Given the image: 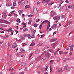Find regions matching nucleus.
<instances>
[{"label":"nucleus","mask_w":74,"mask_h":74,"mask_svg":"<svg viewBox=\"0 0 74 74\" xmlns=\"http://www.w3.org/2000/svg\"><path fill=\"white\" fill-rule=\"evenodd\" d=\"M50 26H51V23H50V22H49V21L48 22V25L47 27V30H48V29H49V28Z\"/></svg>","instance_id":"20e7f679"},{"label":"nucleus","mask_w":74,"mask_h":74,"mask_svg":"<svg viewBox=\"0 0 74 74\" xmlns=\"http://www.w3.org/2000/svg\"><path fill=\"white\" fill-rule=\"evenodd\" d=\"M37 10V8H34V14H36L38 12Z\"/></svg>","instance_id":"0eeeda50"},{"label":"nucleus","mask_w":74,"mask_h":74,"mask_svg":"<svg viewBox=\"0 0 74 74\" xmlns=\"http://www.w3.org/2000/svg\"><path fill=\"white\" fill-rule=\"evenodd\" d=\"M17 55L18 56H19V55H21V53H17Z\"/></svg>","instance_id":"e2e57ef3"},{"label":"nucleus","mask_w":74,"mask_h":74,"mask_svg":"<svg viewBox=\"0 0 74 74\" xmlns=\"http://www.w3.org/2000/svg\"><path fill=\"white\" fill-rule=\"evenodd\" d=\"M11 55L10 54H9L7 56L8 59L9 60H11Z\"/></svg>","instance_id":"f8f14e48"},{"label":"nucleus","mask_w":74,"mask_h":74,"mask_svg":"<svg viewBox=\"0 0 74 74\" xmlns=\"http://www.w3.org/2000/svg\"><path fill=\"white\" fill-rule=\"evenodd\" d=\"M40 2H38L37 3V5H38L39 4H40Z\"/></svg>","instance_id":"0e129e2a"},{"label":"nucleus","mask_w":74,"mask_h":74,"mask_svg":"<svg viewBox=\"0 0 74 74\" xmlns=\"http://www.w3.org/2000/svg\"><path fill=\"white\" fill-rule=\"evenodd\" d=\"M72 23H73L72 21H71L70 22H69L67 23L66 25H71V24H72Z\"/></svg>","instance_id":"4be33fe9"},{"label":"nucleus","mask_w":74,"mask_h":74,"mask_svg":"<svg viewBox=\"0 0 74 74\" xmlns=\"http://www.w3.org/2000/svg\"><path fill=\"white\" fill-rule=\"evenodd\" d=\"M56 20H59V19L60 18V16H56Z\"/></svg>","instance_id":"f3484780"},{"label":"nucleus","mask_w":74,"mask_h":74,"mask_svg":"<svg viewBox=\"0 0 74 74\" xmlns=\"http://www.w3.org/2000/svg\"><path fill=\"white\" fill-rule=\"evenodd\" d=\"M48 22V21L47 20H45V21H43L42 23V25H43V24H44V23H47V22Z\"/></svg>","instance_id":"412c9836"},{"label":"nucleus","mask_w":74,"mask_h":74,"mask_svg":"<svg viewBox=\"0 0 74 74\" xmlns=\"http://www.w3.org/2000/svg\"><path fill=\"white\" fill-rule=\"evenodd\" d=\"M23 4V2L22 1H19L18 2V5H21V4Z\"/></svg>","instance_id":"4468645a"},{"label":"nucleus","mask_w":74,"mask_h":74,"mask_svg":"<svg viewBox=\"0 0 74 74\" xmlns=\"http://www.w3.org/2000/svg\"><path fill=\"white\" fill-rule=\"evenodd\" d=\"M34 45H35V43L34 42H32L31 43L30 46H31V47H32V46H34Z\"/></svg>","instance_id":"aec40b11"},{"label":"nucleus","mask_w":74,"mask_h":74,"mask_svg":"<svg viewBox=\"0 0 74 74\" xmlns=\"http://www.w3.org/2000/svg\"><path fill=\"white\" fill-rule=\"evenodd\" d=\"M69 54L70 56L72 55V52H71V51L70 52Z\"/></svg>","instance_id":"69168bd1"},{"label":"nucleus","mask_w":74,"mask_h":74,"mask_svg":"<svg viewBox=\"0 0 74 74\" xmlns=\"http://www.w3.org/2000/svg\"><path fill=\"white\" fill-rule=\"evenodd\" d=\"M32 16H33V15L30 14L29 15V18H32Z\"/></svg>","instance_id":"13d9d810"},{"label":"nucleus","mask_w":74,"mask_h":74,"mask_svg":"<svg viewBox=\"0 0 74 74\" xmlns=\"http://www.w3.org/2000/svg\"><path fill=\"white\" fill-rule=\"evenodd\" d=\"M21 65L23 66H26V63L24 62H23L21 64Z\"/></svg>","instance_id":"b1692460"},{"label":"nucleus","mask_w":74,"mask_h":74,"mask_svg":"<svg viewBox=\"0 0 74 74\" xmlns=\"http://www.w3.org/2000/svg\"><path fill=\"white\" fill-rule=\"evenodd\" d=\"M58 27V26L56 24H54L53 26H52L51 27L53 28L54 30H56V28Z\"/></svg>","instance_id":"7ed1b4c3"},{"label":"nucleus","mask_w":74,"mask_h":74,"mask_svg":"<svg viewBox=\"0 0 74 74\" xmlns=\"http://www.w3.org/2000/svg\"><path fill=\"white\" fill-rule=\"evenodd\" d=\"M42 24H40V26L39 28L40 29H41V27H42Z\"/></svg>","instance_id":"37998d69"},{"label":"nucleus","mask_w":74,"mask_h":74,"mask_svg":"<svg viewBox=\"0 0 74 74\" xmlns=\"http://www.w3.org/2000/svg\"><path fill=\"white\" fill-rule=\"evenodd\" d=\"M56 16H55V17H54L53 18V19L54 20H56Z\"/></svg>","instance_id":"680f3d73"},{"label":"nucleus","mask_w":74,"mask_h":74,"mask_svg":"<svg viewBox=\"0 0 74 74\" xmlns=\"http://www.w3.org/2000/svg\"><path fill=\"white\" fill-rule=\"evenodd\" d=\"M36 60H39L40 59V58L39 57H38L37 58H36Z\"/></svg>","instance_id":"3c124183"},{"label":"nucleus","mask_w":74,"mask_h":74,"mask_svg":"<svg viewBox=\"0 0 74 74\" xmlns=\"http://www.w3.org/2000/svg\"><path fill=\"white\" fill-rule=\"evenodd\" d=\"M1 23H6V24H10V22L8 21L3 20H2Z\"/></svg>","instance_id":"f03ea898"},{"label":"nucleus","mask_w":74,"mask_h":74,"mask_svg":"<svg viewBox=\"0 0 74 74\" xmlns=\"http://www.w3.org/2000/svg\"><path fill=\"white\" fill-rule=\"evenodd\" d=\"M57 40V38H53L51 40L50 42H53V41H56Z\"/></svg>","instance_id":"9b49d317"},{"label":"nucleus","mask_w":74,"mask_h":74,"mask_svg":"<svg viewBox=\"0 0 74 74\" xmlns=\"http://www.w3.org/2000/svg\"><path fill=\"white\" fill-rule=\"evenodd\" d=\"M49 53L47 52L45 54V57L47 58H49Z\"/></svg>","instance_id":"6e6552de"},{"label":"nucleus","mask_w":74,"mask_h":74,"mask_svg":"<svg viewBox=\"0 0 74 74\" xmlns=\"http://www.w3.org/2000/svg\"><path fill=\"white\" fill-rule=\"evenodd\" d=\"M26 35H25L24 36L22 37L21 38L22 40H25V38H26Z\"/></svg>","instance_id":"2eb2a0df"},{"label":"nucleus","mask_w":74,"mask_h":74,"mask_svg":"<svg viewBox=\"0 0 74 74\" xmlns=\"http://www.w3.org/2000/svg\"><path fill=\"white\" fill-rule=\"evenodd\" d=\"M50 73H51L52 70V67H51V65H50Z\"/></svg>","instance_id":"f704fd0d"},{"label":"nucleus","mask_w":74,"mask_h":74,"mask_svg":"<svg viewBox=\"0 0 74 74\" xmlns=\"http://www.w3.org/2000/svg\"><path fill=\"white\" fill-rule=\"evenodd\" d=\"M51 17H53L54 15H56V13L54 12V11H52L51 12Z\"/></svg>","instance_id":"f257e3e1"},{"label":"nucleus","mask_w":74,"mask_h":74,"mask_svg":"<svg viewBox=\"0 0 74 74\" xmlns=\"http://www.w3.org/2000/svg\"><path fill=\"white\" fill-rule=\"evenodd\" d=\"M40 19H37L36 20V22H39V21H40Z\"/></svg>","instance_id":"864d4df0"},{"label":"nucleus","mask_w":74,"mask_h":74,"mask_svg":"<svg viewBox=\"0 0 74 74\" xmlns=\"http://www.w3.org/2000/svg\"><path fill=\"white\" fill-rule=\"evenodd\" d=\"M68 8H71V7H72V6H70V5H69L68 6Z\"/></svg>","instance_id":"052dcab7"},{"label":"nucleus","mask_w":74,"mask_h":74,"mask_svg":"<svg viewBox=\"0 0 74 74\" xmlns=\"http://www.w3.org/2000/svg\"><path fill=\"white\" fill-rule=\"evenodd\" d=\"M68 68V65H66L64 67V69L65 70H67Z\"/></svg>","instance_id":"a211bd4d"},{"label":"nucleus","mask_w":74,"mask_h":74,"mask_svg":"<svg viewBox=\"0 0 74 74\" xmlns=\"http://www.w3.org/2000/svg\"><path fill=\"white\" fill-rule=\"evenodd\" d=\"M1 26L2 27H7V25H5L3 24H1Z\"/></svg>","instance_id":"5701e85b"},{"label":"nucleus","mask_w":74,"mask_h":74,"mask_svg":"<svg viewBox=\"0 0 74 74\" xmlns=\"http://www.w3.org/2000/svg\"><path fill=\"white\" fill-rule=\"evenodd\" d=\"M48 69V66L47 65L46 67L45 68V71H47Z\"/></svg>","instance_id":"de8ad7c7"},{"label":"nucleus","mask_w":74,"mask_h":74,"mask_svg":"<svg viewBox=\"0 0 74 74\" xmlns=\"http://www.w3.org/2000/svg\"><path fill=\"white\" fill-rule=\"evenodd\" d=\"M62 68H60L58 70V72H60V71H62Z\"/></svg>","instance_id":"72a5a7b5"},{"label":"nucleus","mask_w":74,"mask_h":74,"mask_svg":"<svg viewBox=\"0 0 74 74\" xmlns=\"http://www.w3.org/2000/svg\"><path fill=\"white\" fill-rule=\"evenodd\" d=\"M50 1H49V0L46 1H45V3H49V2Z\"/></svg>","instance_id":"ea45409f"},{"label":"nucleus","mask_w":74,"mask_h":74,"mask_svg":"<svg viewBox=\"0 0 74 74\" xmlns=\"http://www.w3.org/2000/svg\"><path fill=\"white\" fill-rule=\"evenodd\" d=\"M11 30H12V28H10L8 30L7 32H14V31Z\"/></svg>","instance_id":"1a4fd4ad"},{"label":"nucleus","mask_w":74,"mask_h":74,"mask_svg":"<svg viewBox=\"0 0 74 74\" xmlns=\"http://www.w3.org/2000/svg\"><path fill=\"white\" fill-rule=\"evenodd\" d=\"M3 15L4 18V19H6V17H7V16H6V14L5 13H3Z\"/></svg>","instance_id":"ddd939ff"},{"label":"nucleus","mask_w":74,"mask_h":74,"mask_svg":"<svg viewBox=\"0 0 74 74\" xmlns=\"http://www.w3.org/2000/svg\"><path fill=\"white\" fill-rule=\"evenodd\" d=\"M29 6L28 5H27L25 6V9H27V8H29Z\"/></svg>","instance_id":"58836bf2"},{"label":"nucleus","mask_w":74,"mask_h":74,"mask_svg":"<svg viewBox=\"0 0 74 74\" xmlns=\"http://www.w3.org/2000/svg\"><path fill=\"white\" fill-rule=\"evenodd\" d=\"M8 37H9V36L6 35V36H5L4 38L5 39H6V38H8Z\"/></svg>","instance_id":"e433bc0d"},{"label":"nucleus","mask_w":74,"mask_h":74,"mask_svg":"<svg viewBox=\"0 0 74 74\" xmlns=\"http://www.w3.org/2000/svg\"><path fill=\"white\" fill-rule=\"evenodd\" d=\"M63 51H60L59 52V54H60V55H62V54H63Z\"/></svg>","instance_id":"473e14b6"},{"label":"nucleus","mask_w":74,"mask_h":74,"mask_svg":"<svg viewBox=\"0 0 74 74\" xmlns=\"http://www.w3.org/2000/svg\"><path fill=\"white\" fill-rule=\"evenodd\" d=\"M16 21L17 22H19V23H20V22H21V20H20V19H18L16 20Z\"/></svg>","instance_id":"2f4dec72"},{"label":"nucleus","mask_w":74,"mask_h":74,"mask_svg":"<svg viewBox=\"0 0 74 74\" xmlns=\"http://www.w3.org/2000/svg\"><path fill=\"white\" fill-rule=\"evenodd\" d=\"M48 52H53V49H49L48 50Z\"/></svg>","instance_id":"cd10ccee"},{"label":"nucleus","mask_w":74,"mask_h":74,"mask_svg":"<svg viewBox=\"0 0 74 74\" xmlns=\"http://www.w3.org/2000/svg\"><path fill=\"white\" fill-rule=\"evenodd\" d=\"M23 32H25L27 31V28H26L25 29L23 30Z\"/></svg>","instance_id":"c9c22d12"},{"label":"nucleus","mask_w":74,"mask_h":74,"mask_svg":"<svg viewBox=\"0 0 74 74\" xmlns=\"http://www.w3.org/2000/svg\"><path fill=\"white\" fill-rule=\"evenodd\" d=\"M27 37L28 38H32V37L30 36V34L28 35L27 36Z\"/></svg>","instance_id":"a878e982"},{"label":"nucleus","mask_w":74,"mask_h":74,"mask_svg":"<svg viewBox=\"0 0 74 74\" xmlns=\"http://www.w3.org/2000/svg\"><path fill=\"white\" fill-rule=\"evenodd\" d=\"M53 60H51L50 62V64H52L53 63Z\"/></svg>","instance_id":"c756f323"},{"label":"nucleus","mask_w":74,"mask_h":74,"mask_svg":"<svg viewBox=\"0 0 74 74\" xmlns=\"http://www.w3.org/2000/svg\"><path fill=\"white\" fill-rule=\"evenodd\" d=\"M74 45H72L71 46L70 48V51H73V48H74Z\"/></svg>","instance_id":"423d86ee"},{"label":"nucleus","mask_w":74,"mask_h":74,"mask_svg":"<svg viewBox=\"0 0 74 74\" xmlns=\"http://www.w3.org/2000/svg\"><path fill=\"white\" fill-rule=\"evenodd\" d=\"M22 46H23L24 47H25V45H26V44L25 43H23L22 44Z\"/></svg>","instance_id":"a18cd8bd"},{"label":"nucleus","mask_w":74,"mask_h":74,"mask_svg":"<svg viewBox=\"0 0 74 74\" xmlns=\"http://www.w3.org/2000/svg\"><path fill=\"white\" fill-rule=\"evenodd\" d=\"M3 72H4V71H2L1 72V74H4Z\"/></svg>","instance_id":"774afa93"},{"label":"nucleus","mask_w":74,"mask_h":74,"mask_svg":"<svg viewBox=\"0 0 74 74\" xmlns=\"http://www.w3.org/2000/svg\"><path fill=\"white\" fill-rule=\"evenodd\" d=\"M73 32L72 31L69 34V36H70V35L72 33H73Z\"/></svg>","instance_id":"338daca9"},{"label":"nucleus","mask_w":74,"mask_h":74,"mask_svg":"<svg viewBox=\"0 0 74 74\" xmlns=\"http://www.w3.org/2000/svg\"><path fill=\"white\" fill-rule=\"evenodd\" d=\"M57 53H58V51H56L54 53V55L55 56H56V54H57Z\"/></svg>","instance_id":"c03bdc74"},{"label":"nucleus","mask_w":74,"mask_h":74,"mask_svg":"<svg viewBox=\"0 0 74 74\" xmlns=\"http://www.w3.org/2000/svg\"><path fill=\"white\" fill-rule=\"evenodd\" d=\"M62 3H63V2H61V3H60V5H59V7H58V8H59V7H60V6H61V5H62Z\"/></svg>","instance_id":"603ef678"},{"label":"nucleus","mask_w":74,"mask_h":74,"mask_svg":"<svg viewBox=\"0 0 74 74\" xmlns=\"http://www.w3.org/2000/svg\"><path fill=\"white\" fill-rule=\"evenodd\" d=\"M14 12H15V10H14L13 11L11 12L10 13L12 14H13Z\"/></svg>","instance_id":"6e6d98bb"},{"label":"nucleus","mask_w":74,"mask_h":74,"mask_svg":"<svg viewBox=\"0 0 74 74\" xmlns=\"http://www.w3.org/2000/svg\"><path fill=\"white\" fill-rule=\"evenodd\" d=\"M43 55V54H42L39 56V57L40 58H41V56H42Z\"/></svg>","instance_id":"5fc2aeb1"},{"label":"nucleus","mask_w":74,"mask_h":74,"mask_svg":"<svg viewBox=\"0 0 74 74\" xmlns=\"http://www.w3.org/2000/svg\"><path fill=\"white\" fill-rule=\"evenodd\" d=\"M11 5V4H6V7H10Z\"/></svg>","instance_id":"bb28decb"},{"label":"nucleus","mask_w":74,"mask_h":74,"mask_svg":"<svg viewBox=\"0 0 74 74\" xmlns=\"http://www.w3.org/2000/svg\"><path fill=\"white\" fill-rule=\"evenodd\" d=\"M37 26H38V25L37 24H35L34 25V26L35 27H37Z\"/></svg>","instance_id":"c85d7f7f"},{"label":"nucleus","mask_w":74,"mask_h":74,"mask_svg":"<svg viewBox=\"0 0 74 74\" xmlns=\"http://www.w3.org/2000/svg\"><path fill=\"white\" fill-rule=\"evenodd\" d=\"M32 22V19H31V20H29L28 22V24H31V22Z\"/></svg>","instance_id":"79ce46f5"},{"label":"nucleus","mask_w":74,"mask_h":74,"mask_svg":"<svg viewBox=\"0 0 74 74\" xmlns=\"http://www.w3.org/2000/svg\"><path fill=\"white\" fill-rule=\"evenodd\" d=\"M13 7H16V2H13Z\"/></svg>","instance_id":"dca6fc26"},{"label":"nucleus","mask_w":74,"mask_h":74,"mask_svg":"<svg viewBox=\"0 0 74 74\" xmlns=\"http://www.w3.org/2000/svg\"><path fill=\"white\" fill-rule=\"evenodd\" d=\"M45 59V57H44L42 59V60L41 61V62H43Z\"/></svg>","instance_id":"6ab92c4d"},{"label":"nucleus","mask_w":74,"mask_h":74,"mask_svg":"<svg viewBox=\"0 0 74 74\" xmlns=\"http://www.w3.org/2000/svg\"><path fill=\"white\" fill-rule=\"evenodd\" d=\"M39 53V50H36L35 51V53L36 54H38Z\"/></svg>","instance_id":"393cba45"},{"label":"nucleus","mask_w":74,"mask_h":74,"mask_svg":"<svg viewBox=\"0 0 74 74\" xmlns=\"http://www.w3.org/2000/svg\"><path fill=\"white\" fill-rule=\"evenodd\" d=\"M32 55H33V53H31V54L30 55V56L29 57V60H30V57H31V56H32Z\"/></svg>","instance_id":"8fccbe9b"},{"label":"nucleus","mask_w":74,"mask_h":74,"mask_svg":"<svg viewBox=\"0 0 74 74\" xmlns=\"http://www.w3.org/2000/svg\"><path fill=\"white\" fill-rule=\"evenodd\" d=\"M42 45V43H40V44L39 45H38V47H40V46H41Z\"/></svg>","instance_id":"bf43d9fd"},{"label":"nucleus","mask_w":74,"mask_h":74,"mask_svg":"<svg viewBox=\"0 0 74 74\" xmlns=\"http://www.w3.org/2000/svg\"><path fill=\"white\" fill-rule=\"evenodd\" d=\"M8 48H10V43H9L8 44Z\"/></svg>","instance_id":"49530a36"},{"label":"nucleus","mask_w":74,"mask_h":74,"mask_svg":"<svg viewBox=\"0 0 74 74\" xmlns=\"http://www.w3.org/2000/svg\"><path fill=\"white\" fill-rule=\"evenodd\" d=\"M58 43V42H56V43H53V47H55L56 45V44H57V43Z\"/></svg>","instance_id":"4c0bfd02"},{"label":"nucleus","mask_w":74,"mask_h":74,"mask_svg":"<svg viewBox=\"0 0 74 74\" xmlns=\"http://www.w3.org/2000/svg\"><path fill=\"white\" fill-rule=\"evenodd\" d=\"M29 49L30 50V51H32V49H33V48L32 47H30L29 48Z\"/></svg>","instance_id":"09e8293b"},{"label":"nucleus","mask_w":74,"mask_h":74,"mask_svg":"<svg viewBox=\"0 0 74 74\" xmlns=\"http://www.w3.org/2000/svg\"><path fill=\"white\" fill-rule=\"evenodd\" d=\"M46 48H47V47L45 46L44 47V48L42 49V51H44L46 49Z\"/></svg>","instance_id":"4d7b16f0"},{"label":"nucleus","mask_w":74,"mask_h":74,"mask_svg":"<svg viewBox=\"0 0 74 74\" xmlns=\"http://www.w3.org/2000/svg\"><path fill=\"white\" fill-rule=\"evenodd\" d=\"M12 46L13 48H16V47H17V45H16V43H14L12 44Z\"/></svg>","instance_id":"39448f33"},{"label":"nucleus","mask_w":74,"mask_h":74,"mask_svg":"<svg viewBox=\"0 0 74 74\" xmlns=\"http://www.w3.org/2000/svg\"><path fill=\"white\" fill-rule=\"evenodd\" d=\"M54 4V2L53 3H48V5H51L52 4Z\"/></svg>","instance_id":"a19ab883"},{"label":"nucleus","mask_w":74,"mask_h":74,"mask_svg":"<svg viewBox=\"0 0 74 74\" xmlns=\"http://www.w3.org/2000/svg\"><path fill=\"white\" fill-rule=\"evenodd\" d=\"M61 19H64V18H65V17L64 16V15H62L61 16Z\"/></svg>","instance_id":"7c9ffc66"},{"label":"nucleus","mask_w":74,"mask_h":74,"mask_svg":"<svg viewBox=\"0 0 74 74\" xmlns=\"http://www.w3.org/2000/svg\"><path fill=\"white\" fill-rule=\"evenodd\" d=\"M20 50L21 53H25V51L24 49L22 48H21V49Z\"/></svg>","instance_id":"9d476101"}]
</instances>
